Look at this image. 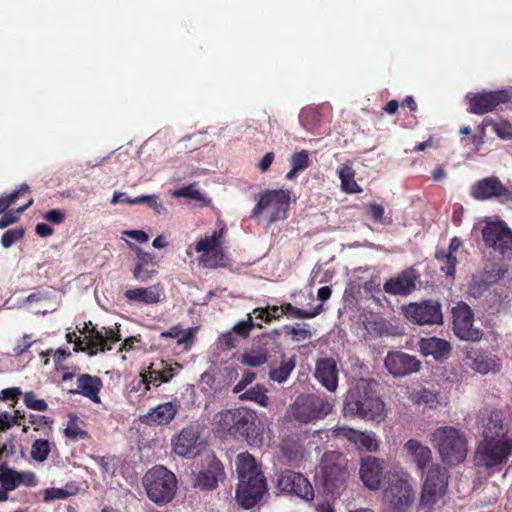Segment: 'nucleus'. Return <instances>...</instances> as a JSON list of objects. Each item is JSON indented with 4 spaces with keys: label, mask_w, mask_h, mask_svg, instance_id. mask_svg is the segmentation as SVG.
<instances>
[{
    "label": "nucleus",
    "mask_w": 512,
    "mask_h": 512,
    "mask_svg": "<svg viewBox=\"0 0 512 512\" xmlns=\"http://www.w3.org/2000/svg\"><path fill=\"white\" fill-rule=\"evenodd\" d=\"M333 404L327 398L316 394L299 395L291 405L293 418L301 423H311L324 419L332 412Z\"/></svg>",
    "instance_id": "obj_10"
},
{
    "label": "nucleus",
    "mask_w": 512,
    "mask_h": 512,
    "mask_svg": "<svg viewBox=\"0 0 512 512\" xmlns=\"http://www.w3.org/2000/svg\"><path fill=\"white\" fill-rule=\"evenodd\" d=\"M181 369L178 363H167L160 360L159 363H152L149 367V378L153 381V385L159 386L161 383H168Z\"/></svg>",
    "instance_id": "obj_34"
},
{
    "label": "nucleus",
    "mask_w": 512,
    "mask_h": 512,
    "mask_svg": "<svg viewBox=\"0 0 512 512\" xmlns=\"http://www.w3.org/2000/svg\"><path fill=\"white\" fill-rule=\"evenodd\" d=\"M226 478L224 465L213 453H206L200 459L198 472L195 474L194 487L203 491L215 490Z\"/></svg>",
    "instance_id": "obj_12"
},
{
    "label": "nucleus",
    "mask_w": 512,
    "mask_h": 512,
    "mask_svg": "<svg viewBox=\"0 0 512 512\" xmlns=\"http://www.w3.org/2000/svg\"><path fill=\"white\" fill-rule=\"evenodd\" d=\"M385 367L396 377H403L417 372L421 362L412 355L402 351H390L385 358Z\"/></svg>",
    "instance_id": "obj_19"
},
{
    "label": "nucleus",
    "mask_w": 512,
    "mask_h": 512,
    "mask_svg": "<svg viewBox=\"0 0 512 512\" xmlns=\"http://www.w3.org/2000/svg\"><path fill=\"white\" fill-rule=\"evenodd\" d=\"M17 478H19L17 471L4 466L0 467V482L6 491L17 488Z\"/></svg>",
    "instance_id": "obj_49"
},
{
    "label": "nucleus",
    "mask_w": 512,
    "mask_h": 512,
    "mask_svg": "<svg viewBox=\"0 0 512 512\" xmlns=\"http://www.w3.org/2000/svg\"><path fill=\"white\" fill-rule=\"evenodd\" d=\"M236 409L224 410L214 416V425L219 432L228 433L232 436L235 424Z\"/></svg>",
    "instance_id": "obj_39"
},
{
    "label": "nucleus",
    "mask_w": 512,
    "mask_h": 512,
    "mask_svg": "<svg viewBox=\"0 0 512 512\" xmlns=\"http://www.w3.org/2000/svg\"><path fill=\"white\" fill-rule=\"evenodd\" d=\"M225 253L221 245L216 247L209 253L201 254L199 257L200 263L207 268H218L224 266Z\"/></svg>",
    "instance_id": "obj_44"
},
{
    "label": "nucleus",
    "mask_w": 512,
    "mask_h": 512,
    "mask_svg": "<svg viewBox=\"0 0 512 512\" xmlns=\"http://www.w3.org/2000/svg\"><path fill=\"white\" fill-rule=\"evenodd\" d=\"M162 289L159 285L129 289L124 292V297L129 302H137L145 305L160 302Z\"/></svg>",
    "instance_id": "obj_32"
},
{
    "label": "nucleus",
    "mask_w": 512,
    "mask_h": 512,
    "mask_svg": "<svg viewBox=\"0 0 512 512\" xmlns=\"http://www.w3.org/2000/svg\"><path fill=\"white\" fill-rule=\"evenodd\" d=\"M256 205L251 211V218H260L265 211L269 212L268 224L287 218L291 200V192L284 189H267L255 196Z\"/></svg>",
    "instance_id": "obj_7"
},
{
    "label": "nucleus",
    "mask_w": 512,
    "mask_h": 512,
    "mask_svg": "<svg viewBox=\"0 0 512 512\" xmlns=\"http://www.w3.org/2000/svg\"><path fill=\"white\" fill-rule=\"evenodd\" d=\"M76 421V416L70 419L67 427L64 430L65 436L71 441H78L88 438V432L81 429Z\"/></svg>",
    "instance_id": "obj_53"
},
{
    "label": "nucleus",
    "mask_w": 512,
    "mask_h": 512,
    "mask_svg": "<svg viewBox=\"0 0 512 512\" xmlns=\"http://www.w3.org/2000/svg\"><path fill=\"white\" fill-rule=\"evenodd\" d=\"M405 450L416 463L417 469L424 474V470L432 461V451L416 439H410L404 444Z\"/></svg>",
    "instance_id": "obj_33"
},
{
    "label": "nucleus",
    "mask_w": 512,
    "mask_h": 512,
    "mask_svg": "<svg viewBox=\"0 0 512 512\" xmlns=\"http://www.w3.org/2000/svg\"><path fill=\"white\" fill-rule=\"evenodd\" d=\"M383 460L374 456H366L361 460L359 469L363 484L370 490H378L383 479Z\"/></svg>",
    "instance_id": "obj_22"
},
{
    "label": "nucleus",
    "mask_w": 512,
    "mask_h": 512,
    "mask_svg": "<svg viewBox=\"0 0 512 512\" xmlns=\"http://www.w3.org/2000/svg\"><path fill=\"white\" fill-rule=\"evenodd\" d=\"M512 455V438L481 440L474 455L475 465L487 469L505 464Z\"/></svg>",
    "instance_id": "obj_9"
},
{
    "label": "nucleus",
    "mask_w": 512,
    "mask_h": 512,
    "mask_svg": "<svg viewBox=\"0 0 512 512\" xmlns=\"http://www.w3.org/2000/svg\"><path fill=\"white\" fill-rule=\"evenodd\" d=\"M50 453V445L48 440L37 439L32 444L31 456L38 462H43L48 458Z\"/></svg>",
    "instance_id": "obj_51"
},
{
    "label": "nucleus",
    "mask_w": 512,
    "mask_h": 512,
    "mask_svg": "<svg viewBox=\"0 0 512 512\" xmlns=\"http://www.w3.org/2000/svg\"><path fill=\"white\" fill-rule=\"evenodd\" d=\"M469 107L472 114L483 115L493 112L502 104L512 102V87L495 91H483L469 93L467 95Z\"/></svg>",
    "instance_id": "obj_13"
},
{
    "label": "nucleus",
    "mask_w": 512,
    "mask_h": 512,
    "mask_svg": "<svg viewBox=\"0 0 512 512\" xmlns=\"http://www.w3.org/2000/svg\"><path fill=\"white\" fill-rule=\"evenodd\" d=\"M471 196L481 201L495 198L502 204L512 202V192L495 176L477 181L471 189Z\"/></svg>",
    "instance_id": "obj_18"
},
{
    "label": "nucleus",
    "mask_w": 512,
    "mask_h": 512,
    "mask_svg": "<svg viewBox=\"0 0 512 512\" xmlns=\"http://www.w3.org/2000/svg\"><path fill=\"white\" fill-rule=\"evenodd\" d=\"M345 416H358L364 420L381 422L385 418V404L374 395L368 383L361 382L350 388L345 396Z\"/></svg>",
    "instance_id": "obj_2"
},
{
    "label": "nucleus",
    "mask_w": 512,
    "mask_h": 512,
    "mask_svg": "<svg viewBox=\"0 0 512 512\" xmlns=\"http://www.w3.org/2000/svg\"><path fill=\"white\" fill-rule=\"evenodd\" d=\"M69 496L68 491L62 488H48L44 491L45 502H49L56 499H66Z\"/></svg>",
    "instance_id": "obj_64"
},
{
    "label": "nucleus",
    "mask_w": 512,
    "mask_h": 512,
    "mask_svg": "<svg viewBox=\"0 0 512 512\" xmlns=\"http://www.w3.org/2000/svg\"><path fill=\"white\" fill-rule=\"evenodd\" d=\"M332 435L348 440L360 451L372 452L378 449V441L373 432H360L349 427H335Z\"/></svg>",
    "instance_id": "obj_21"
},
{
    "label": "nucleus",
    "mask_w": 512,
    "mask_h": 512,
    "mask_svg": "<svg viewBox=\"0 0 512 512\" xmlns=\"http://www.w3.org/2000/svg\"><path fill=\"white\" fill-rule=\"evenodd\" d=\"M491 126L496 135L503 139L509 140L512 139V124L506 120H502L500 122H496L490 118H485L481 125V132L484 134L485 128Z\"/></svg>",
    "instance_id": "obj_41"
},
{
    "label": "nucleus",
    "mask_w": 512,
    "mask_h": 512,
    "mask_svg": "<svg viewBox=\"0 0 512 512\" xmlns=\"http://www.w3.org/2000/svg\"><path fill=\"white\" fill-rule=\"evenodd\" d=\"M99 331L93 327L88 330V335L81 338L76 332L67 333L66 339L69 343H74L75 352H88L90 356L95 355L98 351L104 352L112 349V345L120 341V335L110 328H103Z\"/></svg>",
    "instance_id": "obj_8"
},
{
    "label": "nucleus",
    "mask_w": 512,
    "mask_h": 512,
    "mask_svg": "<svg viewBox=\"0 0 512 512\" xmlns=\"http://www.w3.org/2000/svg\"><path fill=\"white\" fill-rule=\"evenodd\" d=\"M413 400L418 405H424L429 408H434L439 403L438 394L428 389H421L413 395Z\"/></svg>",
    "instance_id": "obj_47"
},
{
    "label": "nucleus",
    "mask_w": 512,
    "mask_h": 512,
    "mask_svg": "<svg viewBox=\"0 0 512 512\" xmlns=\"http://www.w3.org/2000/svg\"><path fill=\"white\" fill-rule=\"evenodd\" d=\"M435 259L441 263L440 270L446 277L454 278L458 263L456 256L447 252L446 249H440L435 252Z\"/></svg>",
    "instance_id": "obj_40"
},
{
    "label": "nucleus",
    "mask_w": 512,
    "mask_h": 512,
    "mask_svg": "<svg viewBox=\"0 0 512 512\" xmlns=\"http://www.w3.org/2000/svg\"><path fill=\"white\" fill-rule=\"evenodd\" d=\"M33 199L30 198L29 201L17 208L15 211H8V212H4V214L2 215V217L0 218V229H4L6 227H8L9 225H12L16 222H18L19 220V214L23 213L26 209H28L32 204H33Z\"/></svg>",
    "instance_id": "obj_52"
},
{
    "label": "nucleus",
    "mask_w": 512,
    "mask_h": 512,
    "mask_svg": "<svg viewBox=\"0 0 512 512\" xmlns=\"http://www.w3.org/2000/svg\"><path fill=\"white\" fill-rule=\"evenodd\" d=\"M418 345L424 356H432L440 362L448 359L452 349L448 341L437 337L421 338Z\"/></svg>",
    "instance_id": "obj_29"
},
{
    "label": "nucleus",
    "mask_w": 512,
    "mask_h": 512,
    "mask_svg": "<svg viewBox=\"0 0 512 512\" xmlns=\"http://www.w3.org/2000/svg\"><path fill=\"white\" fill-rule=\"evenodd\" d=\"M221 236V231H214L211 236H205L204 238H201L195 244V251L197 253L206 254L212 250H215L216 247L221 245Z\"/></svg>",
    "instance_id": "obj_45"
},
{
    "label": "nucleus",
    "mask_w": 512,
    "mask_h": 512,
    "mask_svg": "<svg viewBox=\"0 0 512 512\" xmlns=\"http://www.w3.org/2000/svg\"><path fill=\"white\" fill-rule=\"evenodd\" d=\"M135 252L136 259L132 275L139 282H148L158 273L155 258L151 253L145 252L139 247H135Z\"/></svg>",
    "instance_id": "obj_26"
},
{
    "label": "nucleus",
    "mask_w": 512,
    "mask_h": 512,
    "mask_svg": "<svg viewBox=\"0 0 512 512\" xmlns=\"http://www.w3.org/2000/svg\"><path fill=\"white\" fill-rule=\"evenodd\" d=\"M285 331L297 342L309 339L311 337V332L306 328H300L299 324L296 326H285Z\"/></svg>",
    "instance_id": "obj_60"
},
{
    "label": "nucleus",
    "mask_w": 512,
    "mask_h": 512,
    "mask_svg": "<svg viewBox=\"0 0 512 512\" xmlns=\"http://www.w3.org/2000/svg\"><path fill=\"white\" fill-rule=\"evenodd\" d=\"M315 378L328 391H335L338 386V368L333 358H321L316 362Z\"/></svg>",
    "instance_id": "obj_27"
},
{
    "label": "nucleus",
    "mask_w": 512,
    "mask_h": 512,
    "mask_svg": "<svg viewBox=\"0 0 512 512\" xmlns=\"http://www.w3.org/2000/svg\"><path fill=\"white\" fill-rule=\"evenodd\" d=\"M418 279L419 273L413 267H409L396 277L388 279L383 285V290L390 295L407 296L416 289Z\"/></svg>",
    "instance_id": "obj_20"
},
{
    "label": "nucleus",
    "mask_w": 512,
    "mask_h": 512,
    "mask_svg": "<svg viewBox=\"0 0 512 512\" xmlns=\"http://www.w3.org/2000/svg\"><path fill=\"white\" fill-rule=\"evenodd\" d=\"M25 235L23 227L13 228L5 231L1 237V244L4 248H10Z\"/></svg>",
    "instance_id": "obj_56"
},
{
    "label": "nucleus",
    "mask_w": 512,
    "mask_h": 512,
    "mask_svg": "<svg viewBox=\"0 0 512 512\" xmlns=\"http://www.w3.org/2000/svg\"><path fill=\"white\" fill-rule=\"evenodd\" d=\"M341 180V188L346 193H359L361 188L354 180L355 171L348 165H344L338 172Z\"/></svg>",
    "instance_id": "obj_43"
},
{
    "label": "nucleus",
    "mask_w": 512,
    "mask_h": 512,
    "mask_svg": "<svg viewBox=\"0 0 512 512\" xmlns=\"http://www.w3.org/2000/svg\"><path fill=\"white\" fill-rule=\"evenodd\" d=\"M236 470L239 479L235 492L236 502L245 510L252 509L268 491L266 478L255 458L248 452L237 455Z\"/></svg>",
    "instance_id": "obj_1"
},
{
    "label": "nucleus",
    "mask_w": 512,
    "mask_h": 512,
    "mask_svg": "<svg viewBox=\"0 0 512 512\" xmlns=\"http://www.w3.org/2000/svg\"><path fill=\"white\" fill-rule=\"evenodd\" d=\"M322 311L323 304H319L312 311L295 307L291 303H284L281 305V314L293 319H311L319 315Z\"/></svg>",
    "instance_id": "obj_38"
},
{
    "label": "nucleus",
    "mask_w": 512,
    "mask_h": 512,
    "mask_svg": "<svg viewBox=\"0 0 512 512\" xmlns=\"http://www.w3.org/2000/svg\"><path fill=\"white\" fill-rule=\"evenodd\" d=\"M254 327L262 328L261 324L254 323L251 314H248V319L238 322L233 327V332L242 338H247Z\"/></svg>",
    "instance_id": "obj_59"
},
{
    "label": "nucleus",
    "mask_w": 512,
    "mask_h": 512,
    "mask_svg": "<svg viewBox=\"0 0 512 512\" xmlns=\"http://www.w3.org/2000/svg\"><path fill=\"white\" fill-rule=\"evenodd\" d=\"M277 488L287 495L297 496L311 502L314 499V488L310 481L300 472L283 470L277 476Z\"/></svg>",
    "instance_id": "obj_14"
},
{
    "label": "nucleus",
    "mask_w": 512,
    "mask_h": 512,
    "mask_svg": "<svg viewBox=\"0 0 512 512\" xmlns=\"http://www.w3.org/2000/svg\"><path fill=\"white\" fill-rule=\"evenodd\" d=\"M506 272L507 269L504 267L503 263L492 262L487 264L479 275L473 276L470 290L473 291V293L482 294L487 291L491 285L502 279Z\"/></svg>",
    "instance_id": "obj_23"
},
{
    "label": "nucleus",
    "mask_w": 512,
    "mask_h": 512,
    "mask_svg": "<svg viewBox=\"0 0 512 512\" xmlns=\"http://www.w3.org/2000/svg\"><path fill=\"white\" fill-rule=\"evenodd\" d=\"M453 332L461 340L476 342L481 340L483 332L474 327V313L464 302L452 309Z\"/></svg>",
    "instance_id": "obj_15"
},
{
    "label": "nucleus",
    "mask_w": 512,
    "mask_h": 512,
    "mask_svg": "<svg viewBox=\"0 0 512 512\" xmlns=\"http://www.w3.org/2000/svg\"><path fill=\"white\" fill-rule=\"evenodd\" d=\"M296 367V356L293 355L289 358L283 354L281 356V362L278 366L271 367L269 370L270 380L279 384L284 383L289 378L290 374Z\"/></svg>",
    "instance_id": "obj_35"
},
{
    "label": "nucleus",
    "mask_w": 512,
    "mask_h": 512,
    "mask_svg": "<svg viewBox=\"0 0 512 512\" xmlns=\"http://www.w3.org/2000/svg\"><path fill=\"white\" fill-rule=\"evenodd\" d=\"M147 497L162 506L173 500L177 490V479L173 472L162 465L149 469L143 477Z\"/></svg>",
    "instance_id": "obj_5"
},
{
    "label": "nucleus",
    "mask_w": 512,
    "mask_h": 512,
    "mask_svg": "<svg viewBox=\"0 0 512 512\" xmlns=\"http://www.w3.org/2000/svg\"><path fill=\"white\" fill-rule=\"evenodd\" d=\"M281 452L289 462L297 461L303 456V446L298 440L287 437L281 443Z\"/></svg>",
    "instance_id": "obj_42"
},
{
    "label": "nucleus",
    "mask_w": 512,
    "mask_h": 512,
    "mask_svg": "<svg viewBox=\"0 0 512 512\" xmlns=\"http://www.w3.org/2000/svg\"><path fill=\"white\" fill-rule=\"evenodd\" d=\"M174 197H185L195 201L205 202V197L196 188L195 184H190L175 190L172 194Z\"/></svg>",
    "instance_id": "obj_57"
},
{
    "label": "nucleus",
    "mask_w": 512,
    "mask_h": 512,
    "mask_svg": "<svg viewBox=\"0 0 512 512\" xmlns=\"http://www.w3.org/2000/svg\"><path fill=\"white\" fill-rule=\"evenodd\" d=\"M310 158L307 150H301L292 154L290 158L291 167L294 171H304L310 166Z\"/></svg>",
    "instance_id": "obj_55"
},
{
    "label": "nucleus",
    "mask_w": 512,
    "mask_h": 512,
    "mask_svg": "<svg viewBox=\"0 0 512 512\" xmlns=\"http://www.w3.org/2000/svg\"><path fill=\"white\" fill-rule=\"evenodd\" d=\"M34 341L31 340V336L25 334L21 340L13 348V353L16 357L22 356L29 348L33 345Z\"/></svg>",
    "instance_id": "obj_62"
},
{
    "label": "nucleus",
    "mask_w": 512,
    "mask_h": 512,
    "mask_svg": "<svg viewBox=\"0 0 512 512\" xmlns=\"http://www.w3.org/2000/svg\"><path fill=\"white\" fill-rule=\"evenodd\" d=\"M199 434L194 427H185L182 431L172 439L173 451L185 458L195 457L199 449L197 442Z\"/></svg>",
    "instance_id": "obj_24"
},
{
    "label": "nucleus",
    "mask_w": 512,
    "mask_h": 512,
    "mask_svg": "<svg viewBox=\"0 0 512 512\" xmlns=\"http://www.w3.org/2000/svg\"><path fill=\"white\" fill-rule=\"evenodd\" d=\"M402 314L411 323L418 325H440L443 323L441 303L437 300L411 302L401 307Z\"/></svg>",
    "instance_id": "obj_11"
},
{
    "label": "nucleus",
    "mask_w": 512,
    "mask_h": 512,
    "mask_svg": "<svg viewBox=\"0 0 512 512\" xmlns=\"http://www.w3.org/2000/svg\"><path fill=\"white\" fill-rule=\"evenodd\" d=\"M503 412L498 409L491 410L486 418H483L482 439L496 440L510 438L507 428L503 424Z\"/></svg>",
    "instance_id": "obj_28"
},
{
    "label": "nucleus",
    "mask_w": 512,
    "mask_h": 512,
    "mask_svg": "<svg viewBox=\"0 0 512 512\" xmlns=\"http://www.w3.org/2000/svg\"><path fill=\"white\" fill-rule=\"evenodd\" d=\"M178 412V406L173 402L159 404L146 415L142 416V422L148 425H167Z\"/></svg>",
    "instance_id": "obj_30"
},
{
    "label": "nucleus",
    "mask_w": 512,
    "mask_h": 512,
    "mask_svg": "<svg viewBox=\"0 0 512 512\" xmlns=\"http://www.w3.org/2000/svg\"><path fill=\"white\" fill-rule=\"evenodd\" d=\"M76 384L77 388L71 390V393L83 395L94 403H100L99 393L103 387V382L100 377L90 374H81L77 378Z\"/></svg>",
    "instance_id": "obj_31"
},
{
    "label": "nucleus",
    "mask_w": 512,
    "mask_h": 512,
    "mask_svg": "<svg viewBox=\"0 0 512 512\" xmlns=\"http://www.w3.org/2000/svg\"><path fill=\"white\" fill-rule=\"evenodd\" d=\"M299 120L307 130H312L318 126L320 116L315 109L308 107L302 109L299 115Z\"/></svg>",
    "instance_id": "obj_50"
},
{
    "label": "nucleus",
    "mask_w": 512,
    "mask_h": 512,
    "mask_svg": "<svg viewBox=\"0 0 512 512\" xmlns=\"http://www.w3.org/2000/svg\"><path fill=\"white\" fill-rule=\"evenodd\" d=\"M348 476L347 459L342 453L327 451L323 454L317 478L327 494H339Z\"/></svg>",
    "instance_id": "obj_4"
},
{
    "label": "nucleus",
    "mask_w": 512,
    "mask_h": 512,
    "mask_svg": "<svg viewBox=\"0 0 512 512\" xmlns=\"http://www.w3.org/2000/svg\"><path fill=\"white\" fill-rule=\"evenodd\" d=\"M257 415L246 408H237L232 436L242 437L246 440L257 437Z\"/></svg>",
    "instance_id": "obj_25"
},
{
    "label": "nucleus",
    "mask_w": 512,
    "mask_h": 512,
    "mask_svg": "<svg viewBox=\"0 0 512 512\" xmlns=\"http://www.w3.org/2000/svg\"><path fill=\"white\" fill-rule=\"evenodd\" d=\"M268 390L263 384H256L239 395L241 401H252L261 407H267L269 404Z\"/></svg>",
    "instance_id": "obj_37"
},
{
    "label": "nucleus",
    "mask_w": 512,
    "mask_h": 512,
    "mask_svg": "<svg viewBox=\"0 0 512 512\" xmlns=\"http://www.w3.org/2000/svg\"><path fill=\"white\" fill-rule=\"evenodd\" d=\"M28 423L34 426L35 431H42L48 435L52 430L53 419L44 415L29 414Z\"/></svg>",
    "instance_id": "obj_46"
},
{
    "label": "nucleus",
    "mask_w": 512,
    "mask_h": 512,
    "mask_svg": "<svg viewBox=\"0 0 512 512\" xmlns=\"http://www.w3.org/2000/svg\"><path fill=\"white\" fill-rule=\"evenodd\" d=\"M181 328L174 326L171 327L168 331H164L161 333V336L164 338H178V344H184L185 347H188L193 342V335L189 331L186 334H184L182 337L180 335L182 334Z\"/></svg>",
    "instance_id": "obj_58"
},
{
    "label": "nucleus",
    "mask_w": 512,
    "mask_h": 512,
    "mask_svg": "<svg viewBox=\"0 0 512 512\" xmlns=\"http://www.w3.org/2000/svg\"><path fill=\"white\" fill-rule=\"evenodd\" d=\"M485 244L502 255L512 253V231L505 222H490L482 230Z\"/></svg>",
    "instance_id": "obj_17"
},
{
    "label": "nucleus",
    "mask_w": 512,
    "mask_h": 512,
    "mask_svg": "<svg viewBox=\"0 0 512 512\" xmlns=\"http://www.w3.org/2000/svg\"><path fill=\"white\" fill-rule=\"evenodd\" d=\"M468 358L472 360L470 364L471 368L481 374L498 372L501 367L497 360L482 353L475 354V357L469 355Z\"/></svg>",
    "instance_id": "obj_36"
},
{
    "label": "nucleus",
    "mask_w": 512,
    "mask_h": 512,
    "mask_svg": "<svg viewBox=\"0 0 512 512\" xmlns=\"http://www.w3.org/2000/svg\"><path fill=\"white\" fill-rule=\"evenodd\" d=\"M23 402L29 409L44 412L48 409V404L44 399L37 398L33 391H28L23 394Z\"/></svg>",
    "instance_id": "obj_54"
},
{
    "label": "nucleus",
    "mask_w": 512,
    "mask_h": 512,
    "mask_svg": "<svg viewBox=\"0 0 512 512\" xmlns=\"http://www.w3.org/2000/svg\"><path fill=\"white\" fill-rule=\"evenodd\" d=\"M385 498L388 501L387 512H407L415 499L414 490L408 480L397 478L386 490Z\"/></svg>",
    "instance_id": "obj_16"
},
{
    "label": "nucleus",
    "mask_w": 512,
    "mask_h": 512,
    "mask_svg": "<svg viewBox=\"0 0 512 512\" xmlns=\"http://www.w3.org/2000/svg\"><path fill=\"white\" fill-rule=\"evenodd\" d=\"M423 476L418 510L433 512L435 506L444 498L448 491L450 475L447 469L440 464H433Z\"/></svg>",
    "instance_id": "obj_6"
},
{
    "label": "nucleus",
    "mask_w": 512,
    "mask_h": 512,
    "mask_svg": "<svg viewBox=\"0 0 512 512\" xmlns=\"http://www.w3.org/2000/svg\"><path fill=\"white\" fill-rule=\"evenodd\" d=\"M139 379L133 382L132 390L136 392H141V395H145L150 390V384H153V381H150L149 371L147 373H140Z\"/></svg>",
    "instance_id": "obj_61"
},
{
    "label": "nucleus",
    "mask_w": 512,
    "mask_h": 512,
    "mask_svg": "<svg viewBox=\"0 0 512 512\" xmlns=\"http://www.w3.org/2000/svg\"><path fill=\"white\" fill-rule=\"evenodd\" d=\"M127 204L129 205H136V204H146L151 209H154L157 206V203L159 202V199L156 195H141L133 200H126Z\"/></svg>",
    "instance_id": "obj_63"
},
{
    "label": "nucleus",
    "mask_w": 512,
    "mask_h": 512,
    "mask_svg": "<svg viewBox=\"0 0 512 512\" xmlns=\"http://www.w3.org/2000/svg\"><path fill=\"white\" fill-rule=\"evenodd\" d=\"M431 441L445 464L455 466L466 459L468 442L459 429L452 426L439 427L433 432Z\"/></svg>",
    "instance_id": "obj_3"
},
{
    "label": "nucleus",
    "mask_w": 512,
    "mask_h": 512,
    "mask_svg": "<svg viewBox=\"0 0 512 512\" xmlns=\"http://www.w3.org/2000/svg\"><path fill=\"white\" fill-rule=\"evenodd\" d=\"M267 352L263 349H252L249 352H246L242 355V363L251 366L257 367L264 364L267 361Z\"/></svg>",
    "instance_id": "obj_48"
}]
</instances>
